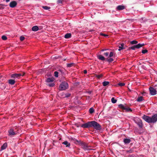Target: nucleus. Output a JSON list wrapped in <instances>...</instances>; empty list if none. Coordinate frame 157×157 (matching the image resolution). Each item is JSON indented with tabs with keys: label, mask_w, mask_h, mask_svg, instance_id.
Instances as JSON below:
<instances>
[{
	"label": "nucleus",
	"mask_w": 157,
	"mask_h": 157,
	"mask_svg": "<svg viewBox=\"0 0 157 157\" xmlns=\"http://www.w3.org/2000/svg\"><path fill=\"white\" fill-rule=\"evenodd\" d=\"M81 126L84 128H88L93 127L98 130H101L102 129L101 126L95 121H88L82 124Z\"/></svg>",
	"instance_id": "f257e3e1"
},
{
	"label": "nucleus",
	"mask_w": 157,
	"mask_h": 157,
	"mask_svg": "<svg viewBox=\"0 0 157 157\" xmlns=\"http://www.w3.org/2000/svg\"><path fill=\"white\" fill-rule=\"evenodd\" d=\"M142 118L148 123H155L157 121V114H154L151 117L144 115L143 116Z\"/></svg>",
	"instance_id": "f03ea898"
},
{
	"label": "nucleus",
	"mask_w": 157,
	"mask_h": 157,
	"mask_svg": "<svg viewBox=\"0 0 157 157\" xmlns=\"http://www.w3.org/2000/svg\"><path fill=\"white\" fill-rule=\"evenodd\" d=\"M68 85L67 83L64 81L62 82L59 85V90H64L68 88Z\"/></svg>",
	"instance_id": "7ed1b4c3"
},
{
	"label": "nucleus",
	"mask_w": 157,
	"mask_h": 157,
	"mask_svg": "<svg viewBox=\"0 0 157 157\" xmlns=\"http://www.w3.org/2000/svg\"><path fill=\"white\" fill-rule=\"evenodd\" d=\"M81 147L85 151H90L91 150L90 147L88 146L87 144L84 142H81L80 143Z\"/></svg>",
	"instance_id": "20e7f679"
},
{
	"label": "nucleus",
	"mask_w": 157,
	"mask_h": 157,
	"mask_svg": "<svg viewBox=\"0 0 157 157\" xmlns=\"http://www.w3.org/2000/svg\"><path fill=\"white\" fill-rule=\"evenodd\" d=\"M25 74V73L22 72L21 73L14 74L11 75L10 77L12 78H13L15 80L16 78H19L21 76H24Z\"/></svg>",
	"instance_id": "39448f33"
},
{
	"label": "nucleus",
	"mask_w": 157,
	"mask_h": 157,
	"mask_svg": "<svg viewBox=\"0 0 157 157\" xmlns=\"http://www.w3.org/2000/svg\"><path fill=\"white\" fill-rule=\"evenodd\" d=\"M134 121L140 128H142V127L143 125L141 120L139 118H136L134 119Z\"/></svg>",
	"instance_id": "423d86ee"
},
{
	"label": "nucleus",
	"mask_w": 157,
	"mask_h": 157,
	"mask_svg": "<svg viewBox=\"0 0 157 157\" xmlns=\"http://www.w3.org/2000/svg\"><path fill=\"white\" fill-rule=\"evenodd\" d=\"M118 107L122 109L123 110H125L126 111H132V110L131 109L129 108H127L126 106H124V105L122 104H120L118 105Z\"/></svg>",
	"instance_id": "0eeeda50"
},
{
	"label": "nucleus",
	"mask_w": 157,
	"mask_h": 157,
	"mask_svg": "<svg viewBox=\"0 0 157 157\" xmlns=\"http://www.w3.org/2000/svg\"><path fill=\"white\" fill-rule=\"evenodd\" d=\"M150 94L151 95H154L156 94L157 91L153 87H150L149 88Z\"/></svg>",
	"instance_id": "6e6552de"
},
{
	"label": "nucleus",
	"mask_w": 157,
	"mask_h": 157,
	"mask_svg": "<svg viewBox=\"0 0 157 157\" xmlns=\"http://www.w3.org/2000/svg\"><path fill=\"white\" fill-rule=\"evenodd\" d=\"M17 5V2L16 1H13L10 3L9 6L11 8H14Z\"/></svg>",
	"instance_id": "1a4fd4ad"
},
{
	"label": "nucleus",
	"mask_w": 157,
	"mask_h": 157,
	"mask_svg": "<svg viewBox=\"0 0 157 157\" xmlns=\"http://www.w3.org/2000/svg\"><path fill=\"white\" fill-rule=\"evenodd\" d=\"M9 135V136H13L16 134V133L14 131L13 129L11 128H10L8 131Z\"/></svg>",
	"instance_id": "9d476101"
},
{
	"label": "nucleus",
	"mask_w": 157,
	"mask_h": 157,
	"mask_svg": "<svg viewBox=\"0 0 157 157\" xmlns=\"http://www.w3.org/2000/svg\"><path fill=\"white\" fill-rule=\"evenodd\" d=\"M126 46H125L124 45V44L123 43H122L121 44V46L119 47L118 50L120 51L122 49H125L126 48Z\"/></svg>",
	"instance_id": "9b49d317"
},
{
	"label": "nucleus",
	"mask_w": 157,
	"mask_h": 157,
	"mask_svg": "<svg viewBox=\"0 0 157 157\" xmlns=\"http://www.w3.org/2000/svg\"><path fill=\"white\" fill-rule=\"evenodd\" d=\"M144 45H145V44H139L137 45H135L134 46L135 47V48L136 49V48H137V49L139 48L142 47L143 46H144Z\"/></svg>",
	"instance_id": "f8f14e48"
},
{
	"label": "nucleus",
	"mask_w": 157,
	"mask_h": 157,
	"mask_svg": "<svg viewBox=\"0 0 157 157\" xmlns=\"http://www.w3.org/2000/svg\"><path fill=\"white\" fill-rule=\"evenodd\" d=\"M8 82L10 84L13 85L15 84V79H10L8 80Z\"/></svg>",
	"instance_id": "ddd939ff"
},
{
	"label": "nucleus",
	"mask_w": 157,
	"mask_h": 157,
	"mask_svg": "<svg viewBox=\"0 0 157 157\" xmlns=\"http://www.w3.org/2000/svg\"><path fill=\"white\" fill-rule=\"evenodd\" d=\"M54 78H47L46 82H53Z\"/></svg>",
	"instance_id": "4468645a"
},
{
	"label": "nucleus",
	"mask_w": 157,
	"mask_h": 157,
	"mask_svg": "<svg viewBox=\"0 0 157 157\" xmlns=\"http://www.w3.org/2000/svg\"><path fill=\"white\" fill-rule=\"evenodd\" d=\"M124 6H123L119 5L117 6V10H122L124 9Z\"/></svg>",
	"instance_id": "2eb2a0df"
},
{
	"label": "nucleus",
	"mask_w": 157,
	"mask_h": 157,
	"mask_svg": "<svg viewBox=\"0 0 157 157\" xmlns=\"http://www.w3.org/2000/svg\"><path fill=\"white\" fill-rule=\"evenodd\" d=\"M131 140L130 139H124V142L125 144H127L129 143Z\"/></svg>",
	"instance_id": "dca6fc26"
},
{
	"label": "nucleus",
	"mask_w": 157,
	"mask_h": 157,
	"mask_svg": "<svg viewBox=\"0 0 157 157\" xmlns=\"http://www.w3.org/2000/svg\"><path fill=\"white\" fill-rule=\"evenodd\" d=\"M98 58L100 60L102 61H104L105 60V58L101 55H99L98 56Z\"/></svg>",
	"instance_id": "f3484780"
},
{
	"label": "nucleus",
	"mask_w": 157,
	"mask_h": 157,
	"mask_svg": "<svg viewBox=\"0 0 157 157\" xmlns=\"http://www.w3.org/2000/svg\"><path fill=\"white\" fill-rule=\"evenodd\" d=\"M7 147V144L6 143H4L1 147V150H3L6 149Z\"/></svg>",
	"instance_id": "a211bd4d"
},
{
	"label": "nucleus",
	"mask_w": 157,
	"mask_h": 157,
	"mask_svg": "<svg viewBox=\"0 0 157 157\" xmlns=\"http://www.w3.org/2000/svg\"><path fill=\"white\" fill-rule=\"evenodd\" d=\"M62 144L65 145L66 147H69L70 146V143H68L67 141H65L64 142H63Z\"/></svg>",
	"instance_id": "6ab92c4d"
},
{
	"label": "nucleus",
	"mask_w": 157,
	"mask_h": 157,
	"mask_svg": "<svg viewBox=\"0 0 157 157\" xmlns=\"http://www.w3.org/2000/svg\"><path fill=\"white\" fill-rule=\"evenodd\" d=\"M32 30L34 31H36L38 30L39 28L37 26H33L32 28Z\"/></svg>",
	"instance_id": "aec40b11"
},
{
	"label": "nucleus",
	"mask_w": 157,
	"mask_h": 157,
	"mask_svg": "<svg viewBox=\"0 0 157 157\" xmlns=\"http://www.w3.org/2000/svg\"><path fill=\"white\" fill-rule=\"evenodd\" d=\"M71 34L70 33H67L64 36V37L66 39H68L71 37Z\"/></svg>",
	"instance_id": "412c9836"
},
{
	"label": "nucleus",
	"mask_w": 157,
	"mask_h": 157,
	"mask_svg": "<svg viewBox=\"0 0 157 157\" xmlns=\"http://www.w3.org/2000/svg\"><path fill=\"white\" fill-rule=\"evenodd\" d=\"M106 60L109 63H111L113 61L114 59H113L112 58H109V57L107 58L106 59Z\"/></svg>",
	"instance_id": "4be33fe9"
},
{
	"label": "nucleus",
	"mask_w": 157,
	"mask_h": 157,
	"mask_svg": "<svg viewBox=\"0 0 157 157\" xmlns=\"http://www.w3.org/2000/svg\"><path fill=\"white\" fill-rule=\"evenodd\" d=\"M143 98L142 96H140L138 98L137 101L138 102H140L143 100Z\"/></svg>",
	"instance_id": "5701e85b"
},
{
	"label": "nucleus",
	"mask_w": 157,
	"mask_h": 157,
	"mask_svg": "<svg viewBox=\"0 0 157 157\" xmlns=\"http://www.w3.org/2000/svg\"><path fill=\"white\" fill-rule=\"evenodd\" d=\"M109 83V82L108 81H104L102 82V85L104 86H106Z\"/></svg>",
	"instance_id": "b1692460"
},
{
	"label": "nucleus",
	"mask_w": 157,
	"mask_h": 157,
	"mask_svg": "<svg viewBox=\"0 0 157 157\" xmlns=\"http://www.w3.org/2000/svg\"><path fill=\"white\" fill-rule=\"evenodd\" d=\"M89 112L90 113L92 114L94 112V110L93 108L92 107L89 109Z\"/></svg>",
	"instance_id": "393cba45"
},
{
	"label": "nucleus",
	"mask_w": 157,
	"mask_h": 157,
	"mask_svg": "<svg viewBox=\"0 0 157 157\" xmlns=\"http://www.w3.org/2000/svg\"><path fill=\"white\" fill-rule=\"evenodd\" d=\"M75 64L73 63H68L67 64V67H70L74 65Z\"/></svg>",
	"instance_id": "a878e982"
},
{
	"label": "nucleus",
	"mask_w": 157,
	"mask_h": 157,
	"mask_svg": "<svg viewBox=\"0 0 157 157\" xmlns=\"http://www.w3.org/2000/svg\"><path fill=\"white\" fill-rule=\"evenodd\" d=\"M130 43L131 44H136L138 43V41L136 40H133L131 41Z\"/></svg>",
	"instance_id": "bb28decb"
},
{
	"label": "nucleus",
	"mask_w": 157,
	"mask_h": 157,
	"mask_svg": "<svg viewBox=\"0 0 157 157\" xmlns=\"http://www.w3.org/2000/svg\"><path fill=\"white\" fill-rule=\"evenodd\" d=\"M95 75V76L98 79H99L100 78H101L103 76L102 74H100V75L96 74Z\"/></svg>",
	"instance_id": "cd10ccee"
},
{
	"label": "nucleus",
	"mask_w": 157,
	"mask_h": 157,
	"mask_svg": "<svg viewBox=\"0 0 157 157\" xmlns=\"http://www.w3.org/2000/svg\"><path fill=\"white\" fill-rule=\"evenodd\" d=\"M117 100L115 99L114 98H112L111 99V101L113 103H115L117 102Z\"/></svg>",
	"instance_id": "c85d7f7f"
},
{
	"label": "nucleus",
	"mask_w": 157,
	"mask_h": 157,
	"mask_svg": "<svg viewBox=\"0 0 157 157\" xmlns=\"http://www.w3.org/2000/svg\"><path fill=\"white\" fill-rule=\"evenodd\" d=\"M55 85V84L54 83H51L49 84H47V85L49 86L50 87H53Z\"/></svg>",
	"instance_id": "c756f323"
},
{
	"label": "nucleus",
	"mask_w": 157,
	"mask_h": 157,
	"mask_svg": "<svg viewBox=\"0 0 157 157\" xmlns=\"http://www.w3.org/2000/svg\"><path fill=\"white\" fill-rule=\"evenodd\" d=\"M42 8L46 10H48L50 9V7L48 6H43Z\"/></svg>",
	"instance_id": "7c9ffc66"
},
{
	"label": "nucleus",
	"mask_w": 157,
	"mask_h": 157,
	"mask_svg": "<svg viewBox=\"0 0 157 157\" xmlns=\"http://www.w3.org/2000/svg\"><path fill=\"white\" fill-rule=\"evenodd\" d=\"M118 85L120 86H123L125 85V84L124 83H120L119 82L118 83Z\"/></svg>",
	"instance_id": "2f4dec72"
},
{
	"label": "nucleus",
	"mask_w": 157,
	"mask_h": 157,
	"mask_svg": "<svg viewBox=\"0 0 157 157\" xmlns=\"http://www.w3.org/2000/svg\"><path fill=\"white\" fill-rule=\"evenodd\" d=\"M59 73L58 71H56L54 72V76L56 77H57L58 76Z\"/></svg>",
	"instance_id": "473e14b6"
},
{
	"label": "nucleus",
	"mask_w": 157,
	"mask_h": 157,
	"mask_svg": "<svg viewBox=\"0 0 157 157\" xmlns=\"http://www.w3.org/2000/svg\"><path fill=\"white\" fill-rule=\"evenodd\" d=\"M2 38L3 40H6L7 39V37L6 36L3 35L2 36Z\"/></svg>",
	"instance_id": "72a5a7b5"
},
{
	"label": "nucleus",
	"mask_w": 157,
	"mask_h": 157,
	"mask_svg": "<svg viewBox=\"0 0 157 157\" xmlns=\"http://www.w3.org/2000/svg\"><path fill=\"white\" fill-rule=\"evenodd\" d=\"M148 52V51L147 49L142 50V53L143 54H145L146 53H147Z\"/></svg>",
	"instance_id": "f704fd0d"
},
{
	"label": "nucleus",
	"mask_w": 157,
	"mask_h": 157,
	"mask_svg": "<svg viewBox=\"0 0 157 157\" xmlns=\"http://www.w3.org/2000/svg\"><path fill=\"white\" fill-rule=\"evenodd\" d=\"M114 55V53L112 52H110V54L109 55V57H111L113 56Z\"/></svg>",
	"instance_id": "c9c22d12"
},
{
	"label": "nucleus",
	"mask_w": 157,
	"mask_h": 157,
	"mask_svg": "<svg viewBox=\"0 0 157 157\" xmlns=\"http://www.w3.org/2000/svg\"><path fill=\"white\" fill-rule=\"evenodd\" d=\"M25 39V37L24 36H21L20 37V40L21 41H23Z\"/></svg>",
	"instance_id": "e433bc0d"
},
{
	"label": "nucleus",
	"mask_w": 157,
	"mask_h": 157,
	"mask_svg": "<svg viewBox=\"0 0 157 157\" xmlns=\"http://www.w3.org/2000/svg\"><path fill=\"white\" fill-rule=\"evenodd\" d=\"M73 140H74V141L75 142H77L78 143H79L80 142V143L81 142H80V140H76L75 139V138H74V139H73Z\"/></svg>",
	"instance_id": "4c0bfd02"
},
{
	"label": "nucleus",
	"mask_w": 157,
	"mask_h": 157,
	"mask_svg": "<svg viewBox=\"0 0 157 157\" xmlns=\"http://www.w3.org/2000/svg\"><path fill=\"white\" fill-rule=\"evenodd\" d=\"M63 0H58L57 3L58 4H61Z\"/></svg>",
	"instance_id": "58836bf2"
},
{
	"label": "nucleus",
	"mask_w": 157,
	"mask_h": 157,
	"mask_svg": "<svg viewBox=\"0 0 157 157\" xmlns=\"http://www.w3.org/2000/svg\"><path fill=\"white\" fill-rule=\"evenodd\" d=\"M71 95L70 94H65V97L66 98L69 97L71 96Z\"/></svg>",
	"instance_id": "ea45409f"
},
{
	"label": "nucleus",
	"mask_w": 157,
	"mask_h": 157,
	"mask_svg": "<svg viewBox=\"0 0 157 157\" xmlns=\"http://www.w3.org/2000/svg\"><path fill=\"white\" fill-rule=\"evenodd\" d=\"M103 55L106 56H108L109 55V53L108 52L104 53Z\"/></svg>",
	"instance_id": "a19ab883"
},
{
	"label": "nucleus",
	"mask_w": 157,
	"mask_h": 157,
	"mask_svg": "<svg viewBox=\"0 0 157 157\" xmlns=\"http://www.w3.org/2000/svg\"><path fill=\"white\" fill-rule=\"evenodd\" d=\"M6 6L4 5H2V4H0V9H2L4 8L2 7V6Z\"/></svg>",
	"instance_id": "79ce46f5"
},
{
	"label": "nucleus",
	"mask_w": 157,
	"mask_h": 157,
	"mask_svg": "<svg viewBox=\"0 0 157 157\" xmlns=\"http://www.w3.org/2000/svg\"><path fill=\"white\" fill-rule=\"evenodd\" d=\"M100 35L102 36H108V35H107L104 34H103L102 33H101L100 34Z\"/></svg>",
	"instance_id": "37998d69"
},
{
	"label": "nucleus",
	"mask_w": 157,
	"mask_h": 157,
	"mask_svg": "<svg viewBox=\"0 0 157 157\" xmlns=\"http://www.w3.org/2000/svg\"><path fill=\"white\" fill-rule=\"evenodd\" d=\"M129 48L131 49H132V50H135V47H134V46H132L131 47H129Z\"/></svg>",
	"instance_id": "c03bdc74"
},
{
	"label": "nucleus",
	"mask_w": 157,
	"mask_h": 157,
	"mask_svg": "<svg viewBox=\"0 0 157 157\" xmlns=\"http://www.w3.org/2000/svg\"><path fill=\"white\" fill-rule=\"evenodd\" d=\"M83 72L85 74H86L87 73V71L86 70H84Z\"/></svg>",
	"instance_id": "a18cd8bd"
},
{
	"label": "nucleus",
	"mask_w": 157,
	"mask_h": 157,
	"mask_svg": "<svg viewBox=\"0 0 157 157\" xmlns=\"http://www.w3.org/2000/svg\"><path fill=\"white\" fill-rule=\"evenodd\" d=\"M133 151L132 150H130L128 151V152L129 153H132V152Z\"/></svg>",
	"instance_id": "49530a36"
},
{
	"label": "nucleus",
	"mask_w": 157,
	"mask_h": 157,
	"mask_svg": "<svg viewBox=\"0 0 157 157\" xmlns=\"http://www.w3.org/2000/svg\"><path fill=\"white\" fill-rule=\"evenodd\" d=\"M6 1V2H9L10 1V0H5Z\"/></svg>",
	"instance_id": "de8ad7c7"
},
{
	"label": "nucleus",
	"mask_w": 157,
	"mask_h": 157,
	"mask_svg": "<svg viewBox=\"0 0 157 157\" xmlns=\"http://www.w3.org/2000/svg\"><path fill=\"white\" fill-rule=\"evenodd\" d=\"M142 68H143L144 69H145V67L144 66H142Z\"/></svg>",
	"instance_id": "09e8293b"
},
{
	"label": "nucleus",
	"mask_w": 157,
	"mask_h": 157,
	"mask_svg": "<svg viewBox=\"0 0 157 157\" xmlns=\"http://www.w3.org/2000/svg\"><path fill=\"white\" fill-rule=\"evenodd\" d=\"M108 50V49H102L101 51H104L105 50Z\"/></svg>",
	"instance_id": "8fccbe9b"
},
{
	"label": "nucleus",
	"mask_w": 157,
	"mask_h": 157,
	"mask_svg": "<svg viewBox=\"0 0 157 157\" xmlns=\"http://www.w3.org/2000/svg\"><path fill=\"white\" fill-rule=\"evenodd\" d=\"M76 83V84H78L79 83H78H78Z\"/></svg>",
	"instance_id": "3c124183"
},
{
	"label": "nucleus",
	"mask_w": 157,
	"mask_h": 157,
	"mask_svg": "<svg viewBox=\"0 0 157 157\" xmlns=\"http://www.w3.org/2000/svg\"><path fill=\"white\" fill-rule=\"evenodd\" d=\"M147 63H149L148 62V61H147Z\"/></svg>",
	"instance_id": "603ef678"
}]
</instances>
